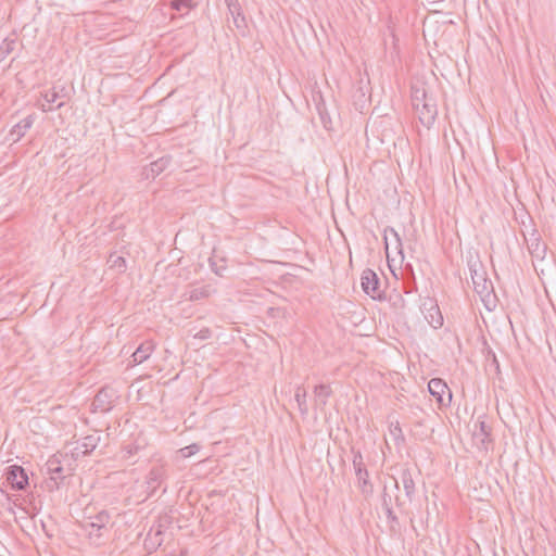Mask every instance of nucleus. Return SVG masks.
<instances>
[{
	"mask_svg": "<svg viewBox=\"0 0 556 556\" xmlns=\"http://www.w3.org/2000/svg\"><path fill=\"white\" fill-rule=\"evenodd\" d=\"M114 521L108 510H101L93 516L86 517L79 528L84 532L89 545L93 547L104 546L111 538Z\"/></svg>",
	"mask_w": 556,
	"mask_h": 556,
	"instance_id": "1",
	"label": "nucleus"
},
{
	"mask_svg": "<svg viewBox=\"0 0 556 556\" xmlns=\"http://www.w3.org/2000/svg\"><path fill=\"white\" fill-rule=\"evenodd\" d=\"M412 104L420 123L429 128L437 118L438 108L434 98L428 94L425 84L412 85Z\"/></svg>",
	"mask_w": 556,
	"mask_h": 556,
	"instance_id": "2",
	"label": "nucleus"
},
{
	"mask_svg": "<svg viewBox=\"0 0 556 556\" xmlns=\"http://www.w3.org/2000/svg\"><path fill=\"white\" fill-rule=\"evenodd\" d=\"M361 285L363 291L372 300H383L384 294L380 288L378 275L370 268L365 269L361 276Z\"/></svg>",
	"mask_w": 556,
	"mask_h": 556,
	"instance_id": "3",
	"label": "nucleus"
},
{
	"mask_svg": "<svg viewBox=\"0 0 556 556\" xmlns=\"http://www.w3.org/2000/svg\"><path fill=\"white\" fill-rule=\"evenodd\" d=\"M353 467L357 477L358 486L364 495L372 493V484L369 482V473L363 462V455L359 451H353Z\"/></svg>",
	"mask_w": 556,
	"mask_h": 556,
	"instance_id": "4",
	"label": "nucleus"
},
{
	"mask_svg": "<svg viewBox=\"0 0 556 556\" xmlns=\"http://www.w3.org/2000/svg\"><path fill=\"white\" fill-rule=\"evenodd\" d=\"M116 391L110 387H103L98 391L92 401V412L108 413L113 408L114 402L117 400Z\"/></svg>",
	"mask_w": 556,
	"mask_h": 556,
	"instance_id": "5",
	"label": "nucleus"
},
{
	"mask_svg": "<svg viewBox=\"0 0 556 556\" xmlns=\"http://www.w3.org/2000/svg\"><path fill=\"white\" fill-rule=\"evenodd\" d=\"M430 394L435 399L440 407L448 406L452 401V392L447 384L440 378H432L428 382Z\"/></svg>",
	"mask_w": 556,
	"mask_h": 556,
	"instance_id": "6",
	"label": "nucleus"
},
{
	"mask_svg": "<svg viewBox=\"0 0 556 556\" xmlns=\"http://www.w3.org/2000/svg\"><path fill=\"white\" fill-rule=\"evenodd\" d=\"M469 268L475 291L480 295L489 294L492 282L486 279L481 263L475 262L470 264Z\"/></svg>",
	"mask_w": 556,
	"mask_h": 556,
	"instance_id": "7",
	"label": "nucleus"
},
{
	"mask_svg": "<svg viewBox=\"0 0 556 556\" xmlns=\"http://www.w3.org/2000/svg\"><path fill=\"white\" fill-rule=\"evenodd\" d=\"M47 473L49 475L48 488L49 490L59 489L64 482L66 476L64 475V468L61 462L56 457H51L46 463Z\"/></svg>",
	"mask_w": 556,
	"mask_h": 556,
	"instance_id": "8",
	"label": "nucleus"
},
{
	"mask_svg": "<svg viewBox=\"0 0 556 556\" xmlns=\"http://www.w3.org/2000/svg\"><path fill=\"white\" fill-rule=\"evenodd\" d=\"M421 312L425 315L428 324L434 329L443 326V316L439 308V305L433 299H426L421 304Z\"/></svg>",
	"mask_w": 556,
	"mask_h": 556,
	"instance_id": "9",
	"label": "nucleus"
},
{
	"mask_svg": "<svg viewBox=\"0 0 556 556\" xmlns=\"http://www.w3.org/2000/svg\"><path fill=\"white\" fill-rule=\"evenodd\" d=\"M7 481L14 490H24L28 485V476L22 466L13 465L7 469Z\"/></svg>",
	"mask_w": 556,
	"mask_h": 556,
	"instance_id": "10",
	"label": "nucleus"
},
{
	"mask_svg": "<svg viewBox=\"0 0 556 556\" xmlns=\"http://www.w3.org/2000/svg\"><path fill=\"white\" fill-rule=\"evenodd\" d=\"M472 435L476 443L481 447L488 448V444L492 442L491 427L485 422V420H477Z\"/></svg>",
	"mask_w": 556,
	"mask_h": 556,
	"instance_id": "11",
	"label": "nucleus"
},
{
	"mask_svg": "<svg viewBox=\"0 0 556 556\" xmlns=\"http://www.w3.org/2000/svg\"><path fill=\"white\" fill-rule=\"evenodd\" d=\"M166 478V470L163 466H154L147 476V488L149 495H153Z\"/></svg>",
	"mask_w": 556,
	"mask_h": 556,
	"instance_id": "12",
	"label": "nucleus"
},
{
	"mask_svg": "<svg viewBox=\"0 0 556 556\" xmlns=\"http://www.w3.org/2000/svg\"><path fill=\"white\" fill-rule=\"evenodd\" d=\"M528 250L533 258L543 260L546 254L547 247L541 240L536 231H533L529 238H526Z\"/></svg>",
	"mask_w": 556,
	"mask_h": 556,
	"instance_id": "13",
	"label": "nucleus"
},
{
	"mask_svg": "<svg viewBox=\"0 0 556 556\" xmlns=\"http://www.w3.org/2000/svg\"><path fill=\"white\" fill-rule=\"evenodd\" d=\"M99 443H100L99 434L94 433V434L86 435L81 439V441L77 442V445L74 447V455L86 456V455L90 454L93 450H96V447L98 446Z\"/></svg>",
	"mask_w": 556,
	"mask_h": 556,
	"instance_id": "14",
	"label": "nucleus"
},
{
	"mask_svg": "<svg viewBox=\"0 0 556 556\" xmlns=\"http://www.w3.org/2000/svg\"><path fill=\"white\" fill-rule=\"evenodd\" d=\"M314 406L316 409L324 412L329 397L332 395V390L329 384H317L314 388Z\"/></svg>",
	"mask_w": 556,
	"mask_h": 556,
	"instance_id": "15",
	"label": "nucleus"
},
{
	"mask_svg": "<svg viewBox=\"0 0 556 556\" xmlns=\"http://www.w3.org/2000/svg\"><path fill=\"white\" fill-rule=\"evenodd\" d=\"M228 11L232 17L233 24L237 28H245V17L242 14L241 5L238 0H225Z\"/></svg>",
	"mask_w": 556,
	"mask_h": 556,
	"instance_id": "16",
	"label": "nucleus"
},
{
	"mask_svg": "<svg viewBox=\"0 0 556 556\" xmlns=\"http://www.w3.org/2000/svg\"><path fill=\"white\" fill-rule=\"evenodd\" d=\"M154 349H155V344L153 343V341L147 340V341L142 342L136 349V351L132 353L131 362L135 365L143 363L144 361H147L150 357V355L154 351Z\"/></svg>",
	"mask_w": 556,
	"mask_h": 556,
	"instance_id": "17",
	"label": "nucleus"
},
{
	"mask_svg": "<svg viewBox=\"0 0 556 556\" xmlns=\"http://www.w3.org/2000/svg\"><path fill=\"white\" fill-rule=\"evenodd\" d=\"M34 124V116L28 115L25 118H23L21 122H18L16 125H14L10 131V139L13 142H17L21 138H23L26 134V131L33 126Z\"/></svg>",
	"mask_w": 556,
	"mask_h": 556,
	"instance_id": "18",
	"label": "nucleus"
},
{
	"mask_svg": "<svg viewBox=\"0 0 556 556\" xmlns=\"http://www.w3.org/2000/svg\"><path fill=\"white\" fill-rule=\"evenodd\" d=\"M401 481H402L406 497L408 498L409 502H412L413 496L416 491V485H415V481L412 477V473L408 469L402 470Z\"/></svg>",
	"mask_w": 556,
	"mask_h": 556,
	"instance_id": "19",
	"label": "nucleus"
},
{
	"mask_svg": "<svg viewBox=\"0 0 556 556\" xmlns=\"http://www.w3.org/2000/svg\"><path fill=\"white\" fill-rule=\"evenodd\" d=\"M109 268L115 270L118 274L125 273L127 264L125 257L111 253L108 258Z\"/></svg>",
	"mask_w": 556,
	"mask_h": 556,
	"instance_id": "20",
	"label": "nucleus"
},
{
	"mask_svg": "<svg viewBox=\"0 0 556 556\" xmlns=\"http://www.w3.org/2000/svg\"><path fill=\"white\" fill-rule=\"evenodd\" d=\"M307 392L304 387L299 386L295 390L294 399L296 401L298 407L302 416H306L308 414V406H307Z\"/></svg>",
	"mask_w": 556,
	"mask_h": 556,
	"instance_id": "21",
	"label": "nucleus"
},
{
	"mask_svg": "<svg viewBox=\"0 0 556 556\" xmlns=\"http://www.w3.org/2000/svg\"><path fill=\"white\" fill-rule=\"evenodd\" d=\"M43 100L48 103L46 105L45 103L41 104V110L43 112L52 111L53 108L51 106L52 103H55L56 100L60 98L59 92L55 90V88H52L50 90H47L46 92L41 93Z\"/></svg>",
	"mask_w": 556,
	"mask_h": 556,
	"instance_id": "22",
	"label": "nucleus"
},
{
	"mask_svg": "<svg viewBox=\"0 0 556 556\" xmlns=\"http://www.w3.org/2000/svg\"><path fill=\"white\" fill-rule=\"evenodd\" d=\"M16 41L14 39H5L0 46V60L5 59L15 48Z\"/></svg>",
	"mask_w": 556,
	"mask_h": 556,
	"instance_id": "23",
	"label": "nucleus"
},
{
	"mask_svg": "<svg viewBox=\"0 0 556 556\" xmlns=\"http://www.w3.org/2000/svg\"><path fill=\"white\" fill-rule=\"evenodd\" d=\"M170 7L178 12L189 11L193 7V0H173Z\"/></svg>",
	"mask_w": 556,
	"mask_h": 556,
	"instance_id": "24",
	"label": "nucleus"
},
{
	"mask_svg": "<svg viewBox=\"0 0 556 556\" xmlns=\"http://www.w3.org/2000/svg\"><path fill=\"white\" fill-rule=\"evenodd\" d=\"M139 446L137 445H128L122 451V459L128 462L129 464H135L136 460H132V456L139 452Z\"/></svg>",
	"mask_w": 556,
	"mask_h": 556,
	"instance_id": "25",
	"label": "nucleus"
},
{
	"mask_svg": "<svg viewBox=\"0 0 556 556\" xmlns=\"http://www.w3.org/2000/svg\"><path fill=\"white\" fill-rule=\"evenodd\" d=\"M389 430H390V434L393 437V439L396 443H399L400 441L401 442L404 441L403 431H402V428H401L399 421L391 422Z\"/></svg>",
	"mask_w": 556,
	"mask_h": 556,
	"instance_id": "26",
	"label": "nucleus"
},
{
	"mask_svg": "<svg viewBox=\"0 0 556 556\" xmlns=\"http://www.w3.org/2000/svg\"><path fill=\"white\" fill-rule=\"evenodd\" d=\"M168 161L167 160H164V159H160L155 162H152L150 164V170L152 173L153 176H157L160 175L166 167Z\"/></svg>",
	"mask_w": 556,
	"mask_h": 556,
	"instance_id": "27",
	"label": "nucleus"
},
{
	"mask_svg": "<svg viewBox=\"0 0 556 556\" xmlns=\"http://www.w3.org/2000/svg\"><path fill=\"white\" fill-rule=\"evenodd\" d=\"M162 534L163 532L161 530V527H159L153 534L152 531L148 534V539L146 540V542H150L152 547L160 546L162 543Z\"/></svg>",
	"mask_w": 556,
	"mask_h": 556,
	"instance_id": "28",
	"label": "nucleus"
},
{
	"mask_svg": "<svg viewBox=\"0 0 556 556\" xmlns=\"http://www.w3.org/2000/svg\"><path fill=\"white\" fill-rule=\"evenodd\" d=\"M388 233H390L393 237V239L395 241V244H396V248H401L402 247V241H401L400 235L397 233V231L394 228L388 227L384 230L386 249L388 250V248H389L388 236H387Z\"/></svg>",
	"mask_w": 556,
	"mask_h": 556,
	"instance_id": "29",
	"label": "nucleus"
},
{
	"mask_svg": "<svg viewBox=\"0 0 556 556\" xmlns=\"http://www.w3.org/2000/svg\"><path fill=\"white\" fill-rule=\"evenodd\" d=\"M200 451V445L197 443L190 444L179 450V453L184 458L190 457Z\"/></svg>",
	"mask_w": 556,
	"mask_h": 556,
	"instance_id": "30",
	"label": "nucleus"
},
{
	"mask_svg": "<svg viewBox=\"0 0 556 556\" xmlns=\"http://www.w3.org/2000/svg\"><path fill=\"white\" fill-rule=\"evenodd\" d=\"M211 337H212V330L210 328H203L194 334V338L199 339V340H207Z\"/></svg>",
	"mask_w": 556,
	"mask_h": 556,
	"instance_id": "31",
	"label": "nucleus"
},
{
	"mask_svg": "<svg viewBox=\"0 0 556 556\" xmlns=\"http://www.w3.org/2000/svg\"><path fill=\"white\" fill-rule=\"evenodd\" d=\"M319 115H320V119L323 122L324 127L327 130H330L331 129V119L329 118V116L326 113H324L323 111H319Z\"/></svg>",
	"mask_w": 556,
	"mask_h": 556,
	"instance_id": "32",
	"label": "nucleus"
},
{
	"mask_svg": "<svg viewBox=\"0 0 556 556\" xmlns=\"http://www.w3.org/2000/svg\"><path fill=\"white\" fill-rule=\"evenodd\" d=\"M386 509V514H387V518L390 522H396L397 523V517L395 516V514L393 513L392 508L391 507H388V508H384Z\"/></svg>",
	"mask_w": 556,
	"mask_h": 556,
	"instance_id": "33",
	"label": "nucleus"
},
{
	"mask_svg": "<svg viewBox=\"0 0 556 556\" xmlns=\"http://www.w3.org/2000/svg\"><path fill=\"white\" fill-rule=\"evenodd\" d=\"M386 490H387V488L384 486V493H383L382 500H383V507L388 508V507H391V495H389L386 492Z\"/></svg>",
	"mask_w": 556,
	"mask_h": 556,
	"instance_id": "34",
	"label": "nucleus"
},
{
	"mask_svg": "<svg viewBox=\"0 0 556 556\" xmlns=\"http://www.w3.org/2000/svg\"><path fill=\"white\" fill-rule=\"evenodd\" d=\"M395 504L400 508L404 506V502L399 496L395 497Z\"/></svg>",
	"mask_w": 556,
	"mask_h": 556,
	"instance_id": "35",
	"label": "nucleus"
},
{
	"mask_svg": "<svg viewBox=\"0 0 556 556\" xmlns=\"http://www.w3.org/2000/svg\"><path fill=\"white\" fill-rule=\"evenodd\" d=\"M493 364L495 365L496 370L498 371L500 365H498V361L496 359L495 355H493Z\"/></svg>",
	"mask_w": 556,
	"mask_h": 556,
	"instance_id": "36",
	"label": "nucleus"
},
{
	"mask_svg": "<svg viewBox=\"0 0 556 556\" xmlns=\"http://www.w3.org/2000/svg\"><path fill=\"white\" fill-rule=\"evenodd\" d=\"M214 265L215 264L211 262L212 269L215 271V274L220 275V271L217 268H215Z\"/></svg>",
	"mask_w": 556,
	"mask_h": 556,
	"instance_id": "37",
	"label": "nucleus"
},
{
	"mask_svg": "<svg viewBox=\"0 0 556 556\" xmlns=\"http://www.w3.org/2000/svg\"><path fill=\"white\" fill-rule=\"evenodd\" d=\"M64 105V102H59L55 106V109H61Z\"/></svg>",
	"mask_w": 556,
	"mask_h": 556,
	"instance_id": "38",
	"label": "nucleus"
},
{
	"mask_svg": "<svg viewBox=\"0 0 556 556\" xmlns=\"http://www.w3.org/2000/svg\"><path fill=\"white\" fill-rule=\"evenodd\" d=\"M394 485L396 489H399V482L396 480L394 481Z\"/></svg>",
	"mask_w": 556,
	"mask_h": 556,
	"instance_id": "39",
	"label": "nucleus"
}]
</instances>
